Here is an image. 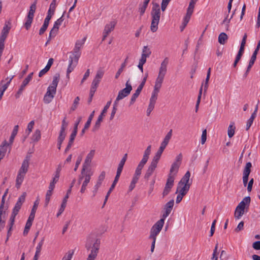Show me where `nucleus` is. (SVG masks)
Returning a JSON list of instances; mask_svg holds the SVG:
<instances>
[{"label": "nucleus", "mask_w": 260, "mask_h": 260, "mask_svg": "<svg viewBox=\"0 0 260 260\" xmlns=\"http://www.w3.org/2000/svg\"><path fill=\"white\" fill-rule=\"evenodd\" d=\"M207 139V131L206 129H204L202 132V136H201V144L202 145L204 144L206 141Z\"/></svg>", "instance_id": "60"}, {"label": "nucleus", "mask_w": 260, "mask_h": 260, "mask_svg": "<svg viewBox=\"0 0 260 260\" xmlns=\"http://www.w3.org/2000/svg\"><path fill=\"white\" fill-rule=\"evenodd\" d=\"M118 103H117L116 102H115L114 103V104H113V109H112V111L111 112V115H110V119L111 120L113 119L114 116H115V114L116 112V111H117V106H118Z\"/></svg>", "instance_id": "54"}, {"label": "nucleus", "mask_w": 260, "mask_h": 260, "mask_svg": "<svg viewBox=\"0 0 260 260\" xmlns=\"http://www.w3.org/2000/svg\"><path fill=\"white\" fill-rule=\"evenodd\" d=\"M116 25L115 21H111L107 24L104 28V31L105 34H109L113 30Z\"/></svg>", "instance_id": "26"}, {"label": "nucleus", "mask_w": 260, "mask_h": 260, "mask_svg": "<svg viewBox=\"0 0 260 260\" xmlns=\"http://www.w3.org/2000/svg\"><path fill=\"white\" fill-rule=\"evenodd\" d=\"M174 201L173 200H171L169 202H168L165 206V212L162 215V218L161 219H165L166 218H167L169 215L170 214L173 206H174Z\"/></svg>", "instance_id": "20"}, {"label": "nucleus", "mask_w": 260, "mask_h": 260, "mask_svg": "<svg viewBox=\"0 0 260 260\" xmlns=\"http://www.w3.org/2000/svg\"><path fill=\"white\" fill-rule=\"evenodd\" d=\"M66 138V136H62V135H59L57 139V146L58 149H60L61 145L64 140Z\"/></svg>", "instance_id": "58"}, {"label": "nucleus", "mask_w": 260, "mask_h": 260, "mask_svg": "<svg viewBox=\"0 0 260 260\" xmlns=\"http://www.w3.org/2000/svg\"><path fill=\"white\" fill-rule=\"evenodd\" d=\"M39 199H37L34 203V206L31 209V213L28 217V219H30L31 220H34V219L35 217V214L36 211L37 210V209L38 208V206L39 205Z\"/></svg>", "instance_id": "35"}, {"label": "nucleus", "mask_w": 260, "mask_h": 260, "mask_svg": "<svg viewBox=\"0 0 260 260\" xmlns=\"http://www.w3.org/2000/svg\"><path fill=\"white\" fill-rule=\"evenodd\" d=\"M164 78L157 77L155 81L154 89L152 92L151 96L157 98L158 94L159 92L160 89L162 86V83L164 80Z\"/></svg>", "instance_id": "12"}, {"label": "nucleus", "mask_w": 260, "mask_h": 260, "mask_svg": "<svg viewBox=\"0 0 260 260\" xmlns=\"http://www.w3.org/2000/svg\"><path fill=\"white\" fill-rule=\"evenodd\" d=\"M79 101H80V98H79V96H77L75 99V100L74 101V102L73 103V105H72V107L71 108V109H70V110L71 111H75L77 109V108L78 107V104L79 103Z\"/></svg>", "instance_id": "47"}, {"label": "nucleus", "mask_w": 260, "mask_h": 260, "mask_svg": "<svg viewBox=\"0 0 260 260\" xmlns=\"http://www.w3.org/2000/svg\"><path fill=\"white\" fill-rule=\"evenodd\" d=\"M18 125H15L14 127V129L11 134V136L9 139V143H8L9 146L11 145L13 143L14 138L18 133Z\"/></svg>", "instance_id": "36"}, {"label": "nucleus", "mask_w": 260, "mask_h": 260, "mask_svg": "<svg viewBox=\"0 0 260 260\" xmlns=\"http://www.w3.org/2000/svg\"><path fill=\"white\" fill-rule=\"evenodd\" d=\"M33 18L34 17H32L27 16L26 21L24 24V26L27 30H28L30 27Z\"/></svg>", "instance_id": "46"}, {"label": "nucleus", "mask_w": 260, "mask_h": 260, "mask_svg": "<svg viewBox=\"0 0 260 260\" xmlns=\"http://www.w3.org/2000/svg\"><path fill=\"white\" fill-rule=\"evenodd\" d=\"M236 127L234 122H231L228 129V135L230 138H232L235 134Z\"/></svg>", "instance_id": "37"}, {"label": "nucleus", "mask_w": 260, "mask_h": 260, "mask_svg": "<svg viewBox=\"0 0 260 260\" xmlns=\"http://www.w3.org/2000/svg\"><path fill=\"white\" fill-rule=\"evenodd\" d=\"M93 175L92 172L89 170L82 169L81 174L79 176L78 184H81L80 192L84 193L87 188L88 183L90 182L91 177Z\"/></svg>", "instance_id": "4"}, {"label": "nucleus", "mask_w": 260, "mask_h": 260, "mask_svg": "<svg viewBox=\"0 0 260 260\" xmlns=\"http://www.w3.org/2000/svg\"><path fill=\"white\" fill-rule=\"evenodd\" d=\"M32 220H31L30 219H27V221L26 222V223L25 224V229H24V230L23 231V235L24 236L26 235L28 233V231L32 225Z\"/></svg>", "instance_id": "41"}, {"label": "nucleus", "mask_w": 260, "mask_h": 260, "mask_svg": "<svg viewBox=\"0 0 260 260\" xmlns=\"http://www.w3.org/2000/svg\"><path fill=\"white\" fill-rule=\"evenodd\" d=\"M36 3H37V2H36V1H35L34 3V4H32L30 6V9H29V11L28 15H27L28 16L32 17H34V14H35V12L36 10Z\"/></svg>", "instance_id": "42"}, {"label": "nucleus", "mask_w": 260, "mask_h": 260, "mask_svg": "<svg viewBox=\"0 0 260 260\" xmlns=\"http://www.w3.org/2000/svg\"><path fill=\"white\" fill-rule=\"evenodd\" d=\"M33 76V73H30L26 78L23 80L19 89L18 90L17 93L16 94V98H18L19 97L20 94H21L24 90L25 87L28 84L29 81L32 79Z\"/></svg>", "instance_id": "16"}, {"label": "nucleus", "mask_w": 260, "mask_h": 260, "mask_svg": "<svg viewBox=\"0 0 260 260\" xmlns=\"http://www.w3.org/2000/svg\"><path fill=\"white\" fill-rule=\"evenodd\" d=\"M52 194V193L50 192V191H47L46 194V197H45V206H48V205L49 203L50 200V197Z\"/></svg>", "instance_id": "62"}, {"label": "nucleus", "mask_w": 260, "mask_h": 260, "mask_svg": "<svg viewBox=\"0 0 260 260\" xmlns=\"http://www.w3.org/2000/svg\"><path fill=\"white\" fill-rule=\"evenodd\" d=\"M26 196V193L24 192L23 194L19 198L17 203H16L12 212L14 215H17L21 207L23 204V203L25 201Z\"/></svg>", "instance_id": "14"}, {"label": "nucleus", "mask_w": 260, "mask_h": 260, "mask_svg": "<svg viewBox=\"0 0 260 260\" xmlns=\"http://www.w3.org/2000/svg\"><path fill=\"white\" fill-rule=\"evenodd\" d=\"M165 223L164 219H160L158 220L151 228L149 239H156V237L159 234Z\"/></svg>", "instance_id": "7"}, {"label": "nucleus", "mask_w": 260, "mask_h": 260, "mask_svg": "<svg viewBox=\"0 0 260 260\" xmlns=\"http://www.w3.org/2000/svg\"><path fill=\"white\" fill-rule=\"evenodd\" d=\"M202 90H203V85L200 88V89L199 91V95L198 97V100H197V104H196V111H198L199 105L200 101H201V95H202Z\"/></svg>", "instance_id": "56"}, {"label": "nucleus", "mask_w": 260, "mask_h": 260, "mask_svg": "<svg viewBox=\"0 0 260 260\" xmlns=\"http://www.w3.org/2000/svg\"><path fill=\"white\" fill-rule=\"evenodd\" d=\"M151 53V52L150 49L148 47V46H144L143 48L142 51V55H145L147 57H149Z\"/></svg>", "instance_id": "55"}, {"label": "nucleus", "mask_w": 260, "mask_h": 260, "mask_svg": "<svg viewBox=\"0 0 260 260\" xmlns=\"http://www.w3.org/2000/svg\"><path fill=\"white\" fill-rule=\"evenodd\" d=\"M94 111H92V113L89 115L88 119L85 124V128H89V127L91 124V121L92 120V118L94 117Z\"/></svg>", "instance_id": "49"}, {"label": "nucleus", "mask_w": 260, "mask_h": 260, "mask_svg": "<svg viewBox=\"0 0 260 260\" xmlns=\"http://www.w3.org/2000/svg\"><path fill=\"white\" fill-rule=\"evenodd\" d=\"M68 125V122L66 121V118L64 119L62 121L61 126L59 135H62L66 136L67 133L66 132V128Z\"/></svg>", "instance_id": "29"}, {"label": "nucleus", "mask_w": 260, "mask_h": 260, "mask_svg": "<svg viewBox=\"0 0 260 260\" xmlns=\"http://www.w3.org/2000/svg\"><path fill=\"white\" fill-rule=\"evenodd\" d=\"M10 29V22L9 21L6 22L0 36V52L2 53L3 52L5 47V41L7 37Z\"/></svg>", "instance_id": "8"}, {"label": "nucleus", "mask_w": 260, "mask_h": 260, "mask_svg": "<svg viewBox=\"0 0 260 260\" xmlns=\"http://www.w3.org/2000/svg\"><path fill=\"white\" fill-rule=\"evenodd\" d=\"M169 63V59L168 57H165L161 61L158 69V73L157 77L165 78L167 73L168 66Z\"/></svg>", "instance_id": "11"}, {"label": "nucleus", "mask_w": 260, "mask_h": 260, "mask_svg": "<svg viewBox=\"0 0 260 260\" xmlns=\"http://www.w3.org/2000/svg\"><path fill=\"white\" fill-rule=\"evenodd\" d=\"M86 39V38L84 37L82 40H77L76 42L75 47L79 49H81V48L83 47V45L84 44Z\"/></svg>", "instance_id": "44"}, {"label": "nucleus", "mask_w": 260, "mask_h": 260, "mask_svg": "<svg viewBox=\"0 0 260 260\" xmlns=\"http://www.w3.org/2000/svg\"><path fill=\"white\" fill-rule=\"evenodd\" d=\"M29 165V159L26 157L23 160L16 178L15 186L18 189L20 188L23 181L25 176L28 171Z\"/></svg>", "instance_id": "5"}, {"label": "nucleus", "mask_w": 260, "mask_h": 260, "mask_svg": "<svg viewBox=\"0 0 260 260\" xmlns=\"http://www.w3.org/2000/svg\"><path fill=\"white\" fill-rule=\"evenodd\" d=\"M64 13H65V12L63 13L62 16L60 17L59 19H58L55 22L53 28L50 30V35L53 34V35H56L59 26L61 25L63 21L64 20L63 17Z\"/></svg>", "instance_id": "17"}, {"label": "nucleus", "mask_w": 260, "mask_h": 260, "mask_svg": "<svg viewBox=\"0 0 260 260\" xmlns=\"http://www.w3.org/2000/svg\"><path fill=\"white\" fill-rule=\"evenodd\" d=\"M198 0H190L189 2L188 7L187 9V13L192 14L194 8L196 3Z\"/></svg>", "instance_id": "38"}, {"label": "nucleus", "mask_w": 260, "mask_h": 260, "mask_svg": "<svg viewBox=\"0 0 260 260\" xmlns=\"http://www.w3.org/2000/svg\"><path fill=\"white\" fill-rule=\"evenodd\" d=\"M132 90V87L130 84V80L129 79L126 82L125 87L119 91L115 102L118 104L119 101L127 96L130 93Z\"/></svg>", "instance_id": "9"}, {"label": "nucleus", "mask_w": 260, "mask_h": 260, "mask_svg": "<svg viewBox=\"0 0 260 260\" xmlns=\"http://www.w3.org/2000/svg\"><path fill=\"white\" fill-rule=\"evenodd\" d=\"M81 51L80 49L74 47V48L73 49V51L72 52V54L73 55V56H70V58H73L75 60V61L77 63L79 58L80 57L81 55Z\"/></svg>", "instance_id": "32"}, {"label": "nucleus", "mask_w": 260, "mask_h": 260, "mask_svg": "<svg viewBox=\"0 0 260 260\" xmlns=\"http://www.w3.org/2000/svg\"><path fill=\"white\" fill-rule=\"evenodd\" d=\"M190 177V173L189 171L186 172L178 183L190 187L192 182L191 181L189 180Z\"/></svg>", "instance_id": "22"}, {"label": "nucleus", "mask_w": 260, "mask_h": 260, "mask_svg": "<svg viewBox=\"0 0 260 260\" xmlns=\"http://www.w3.org/2000/svg\"><path fill=\"white\" fill-rule=\"evenodd\" d=\"M104 72L102 70H98L96 72V75L94 77V79L96 80H98L99 82L101 81V79L102 78L104 75Z\"/></svg>", "instance_id": "51"}, {"label": "nucleus", "mask_w": 260, "mask_h": 260, "mask_svg": "<svg viewBox=\"0 0 260 260\" xmlns=\"http://www.w3.org/2000/svg\"><path fill=\"white\" fill-rule=\"evenodd\" d=\"M189 188L190 187L187 186L181 185L178 183L176 193L178 192L183 194V195H185L188 191Z\"/></svg>", "instance_id": "28"}, {"label": "nucleus", "mask_w": 260, "mask_h": 260, "mask_svg": "<svg viewBox=\"0 0 260 260\" xmlns=\"http://www.w3.org/2000/svg\"><path fill=\"white\" fill-rule=\"evenodd\" d=\"M191 15L192 14L186 12V15L183 19V22L180 26L181 31H182L186 27V25L189 21Z\"/></svg>", "instance_id": "33"}, {"label": "nucleus", "mask_w": 260, "mask_h": 260, "mask_svg": "<svg viewBox=\"0 0 260 260\" xmlns=\"http://www.w3.org/2000/svg\"><path fill=\"white\" fill-rule=\"evenodd\" d=\"M160 15L161 12L159 4L153 3L151 11V22L150 25V30L153 32H156L158 29Z\"/></svg>", "instance_id": "1"}, {"label": "nucleus", "mask_w": 260, "mask_h": 260, "mask_svg": "<svg viewBox=\"0 0 260 260\" xmlns=\"http://www.w3.org/2000/svg\"><path fill=\"white\" fill-rule=\"evenodd\" d=\"M257 54V53L256 52V51H254V52L253 53V54L251 57V59L250 60V61L249 62L250 66L253 65V64L256 60Z\"/></svg>", "instance_id": "64"}, {"label": "nucleus", "mask_w": 260, "mask_h": 260, "mask_svg": "<svg viewBox=\"0 0 260 260\" xmlns=\"http://www.w3.org/2000/svg\"><path fill=\"white\" fill-rule=\"evenodd\" d=\"M77 133V131H76V129H74L71 135H70V140L69 142V143L73 144L74 140L76 136Z\"/></svg>", "instance_id": "61"}, {"label": "nucleus", "mask_w": 260, "mask_h": 260, "mask_svg": "<svg viewBox=\"0 0 260 260\" xmlns=\"http://www.w3.org/2000/svg\"><path fill=\"white\" fill-rule=\"evenodd\" d=\"M250 198L249 197H245L241 202L236 207L234 217L237 219H239L241 218L245 213V209H247L250 203Z\"/></svg>", "instance_id": "6"}, {"label": "nucleus", "mask_w": 260, "mask_h": 260, "mask_svg": "<svg viewBox=\"0 0 260 260\" xmlns=\"http://www.w3.org/2000/svg\"><path fill=\"white\" fill-rule=\"evenodd\" d=\"M174 180L172 177L168 178L164 190L162 192L163 197H165L169 194L172 187L173 186Z\"/></svg>", "instance_id": "18"}, {"label": "nucleus", "mask_w": 260, "mask_h": 260, "mask_svg": "<svg viewBox=\"0 0 260 260\" xmlns=\"http://www.w3.org/2000/svg\"><path fill=\"white\" fill-rule=\"evenodd\" d=\"M95 150H91L87 155L84 162L82 166V169L84 170H88L87 169L90 166L91 160L94 155Z\"/></svg>", "instance_id": "15"}, {"label": "nucleus", "mask_w": 260, "mask_h": 260, "mask_svg": "<svg viewBox=\"0 0 260 260\" xmlns=\"http://www.w3.org/2000/svg\"><path fill=\"white\" fill-rule=\"evenodd\" d=\"M111 102L109 101L107 103L106 106L104 107L102 112H101V114L99 115L96 121L95 122V123L93 127L92 131L93 132H95L98 131L101 125V123L103 121V119L105 115V114L107 113V110L108 108L110 107L111 105Z\"/></svg>", "instance_id": "10"}, {"label": "nucleus", "mask_w": 260, "mask_h": 260, "mask_svg": "<svg viewBox=\"0 0 260 260\" xmlns=\"http://www.w3.org/2000/svg\"><path fill=\"white\" fill-rule=\"evenodd\" d=\"M180 166V165L173 162L171 165L168 178L171 177L174 180L175 176L177 174Z\"/></svg>", "instance_id": "23"}, {"label": "nucleus", "mask_w": 260, "mask_h": 260, "mask_svg": "<svg viewBox=\"0 0 260 260\" xmlns=\"http://www.w3.org/2000/svg\"><path fill=\"white\" fill-rule=\"evenodd\" d=\"M147 6H148L147 5H146V4H145L144 3L140 4L139 7V12L140 13V16L143 15V14H144V13L146 11V9L147 8Z\"/></svg>", "instance_id": "48"}, {"label": "nucleus", "mask_w": 260, "mask_h": 260, "mask_svg": "<svg viewBox=\"0 0 260 260\" xmlns=\"http://www.w3.org/2000/svg\"><path fill=\"white\" fill-rule=\"evenodd\" d=\"M157 164L158 163L152 160L151 164L150 165L149 167H148V168L146 171V173L145 175V176H144V178L148 180L149 177L152 175L154 171L157 167Z\"/></svg>", "instance_id": "21"}, {"label": "nucleus", "mask_w": 260, "mask_h": 260, "mask_svg": "<svg viewBox=\"0 0 260 260\" xmlns=\"http://www.w3.org/2000/svg\"><path fill=\"white\" fill-rule=\"evenodd\" d=\"M59 74H56L53 77L52 82L48 87L47 91L44 96L43 101L45 104L50 103L54 98L56 91V87L59 81Z\"/></svg>", "instance_id": "2"}, {"label": "nucleus", "mask_w": 260, "mask_h": 260, "mask_svg": "<svg viewBox=\"0 0 260 260\" xmlns=\"http://www.w3.org/2000/svg\"><path fill=\"white\" fill-rule=\"evenodd\" d=\"M172 136V129H170V131L167 133L164 138L163 141L161 143V145L166 147L167 145L168 144L170 139H171Z\"/></svg>", "instance_id": "30"}, {"label": "nucleus", "mask_w": 260, "mask_h": 260, "mask_svg": "<svg viewBox=\"0 0 260 260\" xmlns=\"http://www.w3.org/2000/svg\"><path fill=\"white\" fill-rule=\"evenodd\" d=\"M252 167L251 163L250 162H247L243 173V183L244 186H247L248 181L249 175L251 172V168Z\"/></svg>", "instance_id": "13"}, {"label": "nucleus", "mask_w": 260, "mask_h": 260, "mask_svg": "<svg viewBox=\"0 0 260 260\" xmlns=\"http://www.w3.org/2000/svg\"><path fill=\"white\" fill-rule=\"evenodd\" d=\"M228 37L224 32H221L218 36V42L220 44H224Z\"/></svg>", "instance_id": "40"}, {"label": "nucleus", "mask_w": 260, "mask_h": 260, "mask_svg": "<svg viewBox=\"0 0 260 260\" xmlns=\"http://www.w3.org/2000/svg\"><path fill=\"white\" fill-rule=\"evenodd\" d=\"M100 246V240L97 238H89L86 244V248L87 250L91 249L90 253L89 254L87 260H94L97 256Z\"/></svg>", "instance_id": "3"}, {"label": "nucleus", "mask_w": 260, "mask_h": 260, "mask_svg": "<svg viewBox=\"0 0 260 260\" xmlns=\"http://www.w3.org/2000/svg\"><path fill=\"white\" fill-rule=\"evenodd\" d=\"M138 180H136L134 178L132 179L131 183L128 187L129 191H131L134 189V188L135 187L136 184L138 182Z\"/></svg>", "instance_id": "63"}, {"label": "nucleus", "mask_w": 260, "mask_h": 260, "mask_svg": "<svg viewBox=\"0 0 260 260\" xmlns=\"http://www.w3.org/2000/svg\"><path fill=\"white\" fill-rule=\"evenodd\" d=\"M231 20V18L230 17L229 18V15H228L222 21V24H224L225 25L226 30H228L229 29V23L230 22Z\"/></svg>", "instance_id": "59"}, {"label": "nucleus", "mask_w": 260, "mask_h": 260, "mask_svg": "<svg viewBox=\"0 0 260 260\" xmlns=\"http://www.w3.org/2000/svg\"><path fill=\"white\" fill-rule=\"evenodd\" d=\"M41 138V132L39 129H36L32 136V140L35 142H38Z\"/></svg>", "instance_id": "43"}, {"label": "nucleus", "mask_w": 260, "mask_h": 260, "mask_svg": "<svg viewBox=\"0 0 260 260\" xmlns=\"http://www.w3.org/2000/svg\"><path fill=\"white\" fill-rule=\"evenodd\" d=\"M104 72L102 70H98L96 72V75L94 77V79L96 80H98L99 82L101 81V79L102 78L104 75Z\"/></svg>", "instance_id": "52"}, {"label": "nucleus", "mask_w": 260, "mask_h": 260, "mask_svg": "<svg viewBox=\"0 0 260 260\" xmlns=\"http://www.w3.org/2000/svg\"><path fill=\"white\" fill-rule=\"evenodd\" d=\"M8 208H3L0 207V232L4 228L5 226V219H6V211Z\"/></svg>", "instance_id": "24"}, {"label": "nucleus", "mask_w": 260, "mask_h": 260, "mask_svg": "<svg viewBox=\"0 0 260 260\" xmlns=\"http://www.w3.org/2000/svg\"><path fill=\"white\" fill-rule=\"evenodd\" d=\"M157 99V98L151 96L149 104L146 111L147 116H149L151 112L153 110Z\"/></svg>", "instance_id": "25"}, {"label": "nucleus", "mask_w": 260, "mask_h": 260, "mask_svg": "<svg viewBox=\"0 0 260 260\" xmlns=\"http://www.w3.org/2000/svg\"><path fill=\"white\" fill-rule=\"evenodd\" d=\"M165 148H166L165 147L160 145L158 150H157L155 155H154V156L153 157V158L152 159L153 161L158 163V162L161 157V155L164 150H165Z\"/></svg>", "instance_id": "27"}, {"label": "nucleus", "mask_w": 260, "mask_h": 260, "mask_svg": "<svg viewBox=\"0 0 260 260\" xmlns=\"http://www.w3.org/2000/svg\"><path fill=\"white\" fill-rule=\"evenodd\" d=\"M34 125H35V121L34 120L31 121L28 124L27 127V128H26V132H25V133H27L26 136H28L30 134V133L31 132Z\"/></svg>", "instance_id": "45"}, {"label": "nucleus", "mask_w": 260, "mask_h": 260, "mask_svg": "<svg viewBox=\"0 0 260 260\" xmlns=\"http://www.w3.org/2000/svg\"><path fill=\"white\" fill-rule=\"evenodd\" d=\"M171 0H162L161 4V10L162 12H164L168 5L169 3Z\"/></svg>", "instance_id": "57"}, {"label": "nucleus", "mask_w": 260, "mask_h": 260, "mask_svg": "<svg viewBox=\"0 0 260 260\" xmlns=\"http://www.w3.org/2000/svg\"><path fill=\"white\" fill-rule=\"evenodd\" d=\"M105 175H106V173H105V172H104V171L102 172L100 174V175H99V176L98 177V181L96 182V183L93 187V196H94L95 195L99 187L101 186L103 181L105 179Z\"/></svg>", "instance_id": "19"}, {"label": "nucleus", "mask_w": 260, "mask_h": 260, "mask_svg": "<svg viewBox=\"0 0 260 260\" xmlns=\"http://www.w3.org/2000/svg\"><path fill=\"white\" fill-rule=\"evenodd\" d=\"M142 88L138 86L137 90L135 91V92L132 95L131 100H130V105H132L136 101V99L138 97L141 91H142Z\"/></svg>", "instance_id": "34"}, {"label": "nucleus", "mask_w": 260, "mask_h": 260, "mask_svg": "<svg viewBox=\"0 0 260 260\" xmlns=\"http://www.w3.org/2000/svg\"><path fill=\"white\" fill-rule=\"evenodd\" d=\"M118 179H117L116 178H115L114 179V180L112 184V185L111 186L109 191H108L107 193V195L105 197V202H104V203L105 204V203L107 202L108 199V197L110 195V194L111 193V191L113 190V189L114 188L117 182H118Z\"/></svg>", "instance_id": "39"}, {"label": "nucleus", "mask_w": 260, "mask_h": 260, "mask_svg": "<svg viewBox=\"0 0 260 260\" xmlns=\"http://www.w3.org/2000/svg\"><path fill=\"white\" fill-rule=\"evenodd\" d=\"M125 63H122L121 64L120 68L118 69L117 72H116L115 78L116 79H118L119 76L121 74V73L123 71L124 68H125Z\"/></svg>", "instance_id": "53"}, {"label": "nucleus", "mask_w": 260, "mask_h": 260, "mask_svg": "<svg viewBox=\"0 0 260 260\" xmlns=\"http://www.w3.org/2000/svg\"><path fill=\"white\" fill-rule=\"evenodd\" d=\"M256 116H254V114H251L250 118L247 120V124H246V130H248L249 128L250 127L251 125H252L254 119Z\"/></svg>", "instance_id": "50"}, {"label": "nucleus", "mask_w": 260, "mask_h": 260, "mask_svg": "<svg viewBox=\"0 0 260 260\" xmlns=\"http://www.w3.org/2000/svg\"><path fill=\"white\" fill-rule=\"evenodd\" d=\"M75 61V60L73 58H70L69 59V64L67 71V78L68 79L70 78V73H71L74 69L76 64L73 65V62Z\"/></svg>", "instance_id": "31"}]
</instances>
